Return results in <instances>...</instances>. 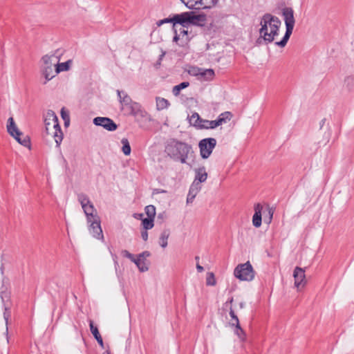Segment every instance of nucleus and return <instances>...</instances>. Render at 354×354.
<instances>
[{
    "mask_svg": "<svg viewBox=\"0 0 354 354\" xmlns=\"http://www.w3.org/2000/svg\"><path fill=\"white\" fill-rule=\"evenodd\" d=\"M261 26L259 33L261 37L257 39V42L261 44L263 39L266 44L272 42L275 37L279 35V28L281 25V20L276 16L271 14H265L261 20Z\"/></svg>",
    "mask_w": 354,
    "mask_h": 354,
    "instance_id": "f257e3e1",
    "label": "nucleus"
},
{
    "mask_svg": "<svg viewBox=\"0 0 354 354\" xmlns=\"http://www.w3.org/2000/svg\"><path fill=\"white\" fill-rule=\"evenodd\" d=\"M165 152L171 158L183 164L187 163L189 156L194 153L190 145L176 139H171L167 142Z\"/></svg>",
    "mask_w": 354,
    "mask_h": 354,
    "instance_id": "f03ea898",
    "label": "nucleus"
},
{
    "mask_svg": "<svg viewBox=\"0 0 354 354\" xmlns=\"http://www.w3.org/2000/svg\"><path fill=\"white\" fill-rule=\"evenodd\" d=\"M206 21V15L204 14L196 15L194 12H184L180 14L174 15V32L178 31V26L188 28L191 25L200 26L204 25Z\"/></svg>",
    "mask_w": 354,
    "mask_h": 354,
    "instance_id": "7ed1b4c3",
    "label": "nucleus"
},
{
    "mask_svg": "<svg viewBox=\"0 0 354 354\" xmlns=\"http://www.w3.org/2000/svg\"><path fill=\"white\" fill-rule=\"evenodd\" d=\"M282 15L286 24V30L282 39L275 42V45L283 48L287 44L295 26L294 10L290 7H286L282 9Z\"/></svg>",
    "mask_w": 354,
    "mask_h": 354,
    "instance_id": "20e7f679",
    "label": "nucleus"
},
{
    "mask_svg": "<svg viewBox=\"0 0 354 354\" xmlns=\"http://www.w3.org/2000/svg\"><path fill=\"white\" fill-rule=\"evenodd\" d=\"M234 276L241 281H252L254 277V271L249 261L238 265L234 271Z\"/></svg>",
    "mask_w": 354,
    "mask_h": 354,
    "instance_id": "39448f33",
    "label": "nucleus"
},
{
    "mask_svg": "<svg viewBox=\"0 0 354 354\" xmlns=\"http://www.w3.org/2000/svg\"><path fill=\"white\" fill-rule=\"evenodd\" d=\"M48 120L52 122V132H48V133L53 136L57 147H59L63 140V133L59 124L58 118L52 110L48 111Z\"/></svg>",
    "mask_w": 354,
    "mask_h": 354,
    "instance_id": "423d86ee",
    "label": "nucleus"
},
{
    "mask_svg": "<svg viewBox=\"0 0 354 354\" xmlns=\"http://www.w3.org/2000/svg\"><path fill=\"white\" fill-rule=\"evenodd\" d=\"M216 145V140L214 138L202 139L198 143L200 154L202 158H208Z\"/></svg>",
    "mask_w": 354,
    "mask_h": 354,
    "instance_id": "0eeeda50",
    "label": "nucleus"
},
{
    "mask_svg": "<svg viewBox=\"0 0 354 354\" xmlns=\"http://www.w3.org/2000/svg\"><path fill=\"white\" fill-rule=\"evenodd\" d=\"M93 124L96 126H100L109 131H113L117 129L118 125L109 118L96 117L93 119Z\"/></svg>",
    "mask_w": 354,
    "mask_h": 354,
    "instance_id": "6e6552de",
    "label": "nucleus"
},
{
    "mask_svg": "<svg viewBox=\"0 0 354 354\" xmlns=\"http://www.w3.org/2000/svg\"><path fill=\"white\" fill-rule=\"evenodd\" d=\"M90 223L88 230L89 232L96 239L103 240L104 236L102 233V230L100 225V219L99 216H95V219L91 220V222H88Z\"/></svg>",
    "mask_w": 354,
    "mask_h": 354,
    "instance_id": "1a4fd4ad",
    "label": "nucleus"
},
{
    "mask_svg": "<svg viewBox=\"0 0 354 354\" xmlns=\"http://www.w3.org/2000/svg\"><path fill=\"white\" fill-rule=\"evenodd\" d=\"M295 278V286L297 289L302 288L306 284L305 270L302 268L297 266L293 272Z\"/></svg>",
    "mask_w": 354,
    "mask_h": 354,
    "instance_id": "9d476101",
    "label": "nucleus"
},
{
    "mask_svg": "<svg viewBox=\"0 0 354 354\" xmlns=\"http://www.w3.org/2000/svg\"><path fill=\"white\" fill-rule=\"evenodd\" d=\"M263 206L260 203L254 205V214L252 217V224L256 227H259L261 225L262 218L261 211Z\"/></svg>",
    "mask_w": 354,
    "mask_h": 354,
    "instance_id": "9b49d317",
    "label": "nucleus"
},
{
    "mask_svg": "<svg viewBox=\"0 0 354 354\" xmlns=\"http://www.w3.org/2000/svg\"><path fill=\"white\" fill-rule=\"evenodd\" d=\"M82 209L86 216L88 222H91V220L95 218V216H98L97 210L94 207V205L92 203V202H91V203H88L86 206L83 207Z\"/></svg>",
    "mask_w": 354,
    "mask_h": 354,
    "instance_id": "f8f14e48",
    "label": "nucleus"
},
{
    "mask_svg": "<svg viewBox=\"0 0 354 354\" xmlns=\"http://www.w3.org/2000/svg\"><path fill=\"white\" fill-rule=\"evenodd\" d=\"M7 131L11 136H23V133L19 131L12 117L8 120L7 122Z\"/></svg>",
    "mask_w": 354,
    "mask_h": 354,
    "instance_id": "ddd939ff",
    "label": "nucleus"
},
{
    "mask_svg": "<svg viewBox=\"0 0 354 354\" xmlns=\"http://www.w3.org/2000/svg\"><path fill=\"white\" fill-rule=\"evenodd\" d=\"M195 178L193 182H198V185L206 181L207 173L204 166L195 169Z\"/></svg>",
    "mask_w": 354,
    "mask_h": 354,
    "instance_id": "4468645a",
    "label": "nucleus"
},
{
    "mask_svg": "<svg viewBox=\"0 0 354 354\" xmlns=\"http://www.w3.org/2000/svg\"><path fill=\"white\" fill-rule=\"evenodd\" d=\"M214 75L215 73L213 69H205L201 68V71H200L198 80L201 81H210L213 80Z\"/></svg>",
    "mask_w": 354,
    "mask_h": 354,
    "instance_id": "2eb2a0df",
    "label": "nucleus"
},
{
    "mask_svg": "<svg viewBox=\"0 0 354 354\" xmlns=\"http://www.w3.org/2000/svg\"><path fill=\"white\" fill-rule=\"evenodd\" d=\"M89 326L90 330L95 339L97 340V343L101 346L102 348H104V342L103 339L99 333L98 328L97 326H94L93 322L92 320H89Z\"/></svg>",
    "mask_w": 354,
    "mask_h": 354,
    "instance_id": "dca6fc26",
    "label": "nucleus"
},
{
    "mask_svg": "<svg viewBox=\"0 0 354 354\" xmlns=\"http://www.w3.org/2000/svg\"><path fill=\"white\" fill-rule=\"evenodd\" d=\"M41 73L45 78V81L43 82L44 84H46L48 81L52 80L56 75L53 71V67L50 66H42Z\"/></svg>",
    "mask_w": 354,
    "mask_h": 354,
    "instance_id": "f3484780",
    "label": "nucleus"
},
{
    "mask_svg": "<svg viewBox=\"0 0 354 354\" xmlns=\"http://www.w3.org/2000/svg\"><path fill=\"white\" fill-rule=\"evenodd\" d=\"M41 61L43 62L42 66H50L53 67V66H55V64L54 63L55 61L59 62L58 57L55 56V55H46L42 57Z\"/></svg>",
    "mask_w": 354,
    "mask_h": 354,
    "instance_id": "a211bd4d",
    "label": "nucleus"
},
{
    "mask_svg": "<svg viewBox=\"0 0 354 354\" xmlns=\"http://www.w3.org/2000/svg\"><path fill=\"white\" fill-rule=\"evenodd\" d=\"M232 113L230 111H225L221 113L216 120L218 126L225 124L232 118Z\"/></svg>",
    "mask_w": 354,
    "mask_h": 354,
    "instance_id": "6ab92c4d",
    "label": "nucleus"
},
{
    "mask_svg": "<svg viewBox=\"0 0 354 354\" xmlns=\"http://www.w3.org/2000/svg\"><path fill=\"white\" fill-rule=\"evenodd\" d=\"M229 313L232 318V323H231L232 326H234L236 327V331L239 330V331H241V333H243V330L241 327L239 318L236 315L232 306L230 307Z\"/></svg>",
    "mask_w": 354,
    "mask_h": 354,
    "instance_id": "aec40b11",
    "label": "nucleus"
},
{
    "mask_svg": "<svg viewBox=\"0 0 354 354\" xmlns=\"http://www.w3.org/2000/svg\"><path fill=\"white\" fill-rule=\"evenodd\" d=\"M218 0H197L199 9H208L214 6Z\"/></svg>",
    "mask_w": 354,
    "mask_h": 354,
    "instance_id": "412c9836",
    "label": "nucleus"
},
{
    "mask_svg": "<svg viewBox=\"0 0 354 354\" xmlns=\"http://www.w3.org/2000/svg\"><path fill=\"white\" fill-rule=\"evenodd\" d=\"M117 94L121 104L128 106L133 102L131 98L123 91L117 90Z\"/></svg>",
    "mask_w": 354,
    "mask_h": 354,
    "instance_id": "4be33fe9",
    "label": "nucleus"
},
{
    "mask_svg": "<svg viewBox=\"0 0 354 354\" xmlns=\"http://www.w3.org/2000/svg\"><path fill=\"white\" fill-rule=\"evenodd\" d=\"M72 64V60L69 59L63 63H58L55 65V73L58 74L62 71H67L70 68V66Z\"/></svg>",
    "mask_w": 354,
    "mask_h": 354,
    "instance_id": "5701e85b",
    "label": "nucleus"
},
{
    "mask_svg": "<svg viewBox=\"0 0 354 354\" xmlns=\"http://www.w3.org/2000/svg\"><path fill=\"white\" fill-rule=\"evenodd\" d=\"M218 126L217 122L215 120H207L202 119L201 121V124L199 125V129H213L216 128Z\"/></svg>",
    "mask_w": 354,
    "mask_h": 354,
    "instance_id": "b1692460",
    "label": "nucleus"
},
{
    "mask_svg": "<svg viewBox=\"0 0 354 354\" xmlns=\"http://www.w3.org/2000/svg\"><path fill=\"white\" fill-rule=\"evenodd\" d=\"M170 235L169 229H165L161 232L160 238H159V243L160 246L163 248L167 246V239Z\"/></svg>",
    "mask_w": 354,
    "mask_h": 354,
    "instance_id": "393cba45",
    "label": "nucleus"
},
{
    "mask_svg": "<svg viewBox=\"0 0 354 354\" xmlns=\"http://www.w3.org/2000/svg\"><path fill=\"white\" fill-rule=\"evenodd\" d=\"M132 262H133L137 266L139 270L142 272H146L149 269L146 264L145 259L137 257V258H135Z\"/></svg>",
    "mask_w": 354,
    "mask_h": 354,
    "instance_id": "a878e982",
    "label": "nucleus"
},
{
    "mask_svg": "<svg viewBox=\"0 0 354 354\" xmlns=\"http://www.w3.org/2000/svg\"><path fill=\"white\" fill-rule=\"evenodd\" d=\"M19 144L24 147L30 148V141L27 136H12Z\"/></svg>",
    "mask_w": 354,
    "mask_h": 354,
    "instance_id": "bb28decb",
    "label": "nucleus"
},
{
    "mask_svg": "<svg viewBox=\"0 0 354 354\" xmlns=\"http://www.w3.org/2000/svg\"><path fill=\"white\" fill-rule=\"evenodd\" d=\"M169 105V102L167 100L160 97H156V106L158 110L167 109Z\"/></svg>",
    "mask_w": 354,
    "mask_h": 354,
    "instance_id": "cd10ccee",
    "label": "nucleus"
},
{
    "mask_svg": "<svg viewBox=\"0 0 354 354\" xmlns=\"http://www.w3.org/2000/svg\"><path fill=\"white\" fill-rule=\"evenodd\" d=\"M189 85V83L188 82H183L178 85L174 86L172 88V93L174 95L178 96L180 94V91L188 87Z\"/></svg>",
    "mask_w": 354,
    "mask_h": 354,
    "instance_id": "c85d7f7f",
    "label": "nucleus"
},
{
    "mask_svg": "<svg viewBox=\"0 0 354 354\" xmlns=\"http://www.w3.org/2000/svg\"><path fill=\"white\" fill-rule=\"evenodd\" d=\"M201 189V185H198V182H193L189 187L188 194L196 196V195L198 194Z\"/></svg>",
    "mask_w": 354,
    "mask_h": 354,
    "instance_id": "c756f323",
    "label": "nucleus"
},
{
    "mask_svg": "<svg viewBox=\"0 0 354 354\" xmlns=\"http://www.w3.org/2000/svg\"><path fill=\"white\" fill-rule=\"evenodd\" d=\"M178 33L180 35V37H181V39L183 40V43H186L189 41L188 38V30L186 28H183V26L178 27Z\"/></svg>",
    "mask_w": 354,
    "mask_h": 354,
    "instance_id": "7c9ffc66",
    "label": "nucleus"
},
{
    "mask_svg": "<svg viewBox=\"0 0 354 354\" xmlns=\"http://www.w3.org/2000/svg\"><path fill=\"white\" fill-rule=\"evenodd\" d=\"M142 225L143 228L146 230L151 229L154 225L153 218L150 217L143 218L142 220Z\"/></svg>",
    "mask_w": 354,
    "mask_h": 354,
    "instance_id": "2f4dec72",
    "label": "nucleus"
},
{
    "mask_svg": "<svg viewBox=\"0 0 354 354\" xmlns=\"http://www.w3.org/2000/svg\"><path fill=\"white\" fill-rule=\"evenodd\" d=\"M77 200L82 205V208L88 203H91V201L89 200L87 195L84 193H80L77 194Z\"/></svg>",
    "mask_w": 354,
    "mask_h": 354,
    "instance_id": "473e14b6",
    "label": "nucleus"
},
{
    "mask_svg": "<svg viewBox=\"0 0 354 354\" xmlns=\"http://www.w3.org/2000/svg\"><path fill=\"white\" fill-rule=\"evenodd\" d=\"M122 144V151L124 155L128 156L131 153V146L127 138H122L121 140Z\"/></svg>",
    "mask_w": 354,
    "mask_h": 354,
    "instance_id": "72a5a7b5",
    "label": "nucleus"
},
{
    "mask_svg": "<svg viewBox=\"0 0 354 354\" xmlns=\"http://www.w3.org/2000/svg\"><path fill=\"white\" fill-rule=\"evenodd\" d=\"M201 121H202V119L197 113H193L189 119L190 124L198 128H199Z\"/></svg>",
    "mask_w": 354,
    "mask_h": 354,
    "instance_id": "f704fd0d",
    "label": "nucleus"
},
{
    "mask_svg": "<svg viewBox=\"0 0 354 354\" xmlns=\"http://www.w3.org/2000/svg\"><path fill=\"white\" fill-rule=\"evenodd\" d=\"M61 117L64 121V126L68 127L70 124L69 113L64 107L61 109Z\"/></svg>",
    "mask_w": 354,
    "mask_h": 354,
    "instance_id": "c9c22d12",
    "label": "nucleus"
},
{
    "mask_svg": "<svg viewBox=\"0 0 354 354\" xmlns=\"http://www.w3.org/2000/svg\"><path fill=\"white\" fill-rule=\"evenodd\" d=\"M145 214L147 217L154 218L156 216V207L152 205H149L145 207Z\"/></svg>",
    "mask_w": 354,
    "mask_h": 354,
    "instance_id": "e433bc0d",
    "label": "nucleus"
},
{
    "mask_svg": "<svg viewBox=\"0 0 354 354\" xmlns=\"http://www.w3.org/2000/svg\"><path fill=\"white\" fill-rule=\"evenodd\" d=\"M184 4L189 9H199L197 0H185Z\"/></svg>",
    "mask_w": 354,
    "mask_h": 354,
    "instance_id": "4c0bfd02",
    "label": "nucleus"
},
{
    "mask_svg": "<svg viewBox=\"0 0 354 354\" xmlns=\"http://www.w3.org/2000/svg\"><path fill=\"white\" fill-rule=\"evenodd\" d=\"M200 71H201V68L198 66H190L188 69V73L192 76H195L197 78L198 77Z\"/></svg>",
    "mask_w": 354,
    "mask_h": 354,
    "instance_id": "58836bf2",
    "label": "nucleus"
},
{
    "mask_svg": "<svg viewBox=\"0 0 354 354\" xmlns=\"http://www.w3.org/2000/svg\"><path fill=\"white\" fill-rule=\"evenodd\" d=\"M216 281L214 273L208 272L206 278V284L207 286H214L216 285Z\"/></svg>",
    "mask_w": 354,
    "mask_h": 354,
    "instance_id": "ea45409f",
    "label": "nucleus"
},
{
    "mask_svg": "<svg viewBox=\"0 0 354 354\" xmlns=\"http://www.w3.org/2000/svg\"><path fill=\"white\" fill-rule=\"evenodd\" d=\"M130 107L131 109V113L133 115H136L138 113V112L140 111V105L137 102H133L130 104Z\"/></svg>",
    "mask_w": 354,
    "mask_h": 354,
    "instance_id": "a19ab883",
    "label": "nucleus"
},
{
    "mask_svg": "<svg viewBox=\"0 0 354 354\" xmlns=\"http://www.w3.org/2000/svg\"><path fill=\"white\" fill-rule=\"evenodd\" d=\"M10 316H11V312H10V308L5 305L3 317H4V319L6 320V325H8V319L10 317Z\"/></svg>",
    "mask_w": 354,
    "mask_h": 354,
    "instance_id": "79ce46f5",
    "label": "nucleus"
},
{
    "mask_svg": "<svg viewBox=\"0 0 354 354\" xmlns=\"http://www.w3.org/2000/svg\"><path fill=\"white\" fill-rule=\"evenodd\" d=\"M121 254L124 257H127L129 259H130L131 261H133V260L135 259L133 254H132L131 253H130L129 251H127V250H122L121 252Z\"/></svg>",
    "mask_w": 354,
    "mask_h": 354,
    "instance_id": "37998d69",
    "label": "nucleus"
},
{
    "mask_svg": "<svg viewBox=\"0 0 354 354\" xmlns=\"http://www.w3.org/2000/svg\"><path fill=\"white\" fill-rule=\"evenodd\" d=\"M268 218L267 219L266 218H265V221L267 222L268 223H270L272 221V216L274 214V211H273L272 208H270V207H268Z\"/></svg>",
    "mask_w": 354,
    "mask_h": 354,
    "instance_id": "c03bdc74",
    "label": "nucleus"
},
{
    "mask_svg": "<svg viewBox=\"0 0 354 354\" xmlns=\"http://www.w3.org/2000/svg\"><path fill=\"white\" fill-rule=\"evenodd\" d=\"M48 112H47L45 120H44V122H45L46 129L48 132L50 127H52V122L50 120H48Z\"/></svg>",
    "mask_w": 354,
    "mask_h": 354,
    "instance_id": "a18cd8bd",
    "label": "nucleus"
},
{
    "mask_svg": "<svg viewBox=\"0 0 354 354\" xmlns=\"http://www.w3.org/2000/svg\"><path fill=\"white\" fill-rule=\"evenodd\" d=\"M151 254L149 251H144L138 255V257L145 259L147 257H150Z\"/></svg>",
    "mask_w": 354,
    "mask_h": 354,
    "instance_id": "49530a36",
    "label": "nucleus"
},
{
    "mask_svg": "<svg viewBox=\"0 0 354 354\" xmlns=\"http://www.w3.org/2000/svg\"><path fill=\"white\" fill-rule=\"evenodd\" d=\"M141 236L145 241H147V239H148L147 230L144 229V230L141 232Z\"/></svg>",
    "mask_w": 354,
    "mask_h": 354,
    "instance_id": "de8ad7c7",
    "label": "nucleus"
},
{
    "mask_svg": "<svg viewBox=\"0 0 354 354\" xmlns=\"http://www.w3.org/2000/svg\"><path fill=\"white\" fill-rule=\"evenodd\" d=\"M174 37L173 38V41L178 43V41L181 39L180 35H178V31L174 32Z\"/></svg>",
    "mask_w": 354,
    "mask_h": 354,
    "instance_id": "09e8293b",
    "label": "nucleus"
},
{
    "mask_svg": "<svg viewBox=\"0 0 354 354\" xmlns=\"http://www.w3.org/2000/svg\"><path fill=\"white\" fill-rule=\"evenodd\" d=\"M195 197L196 196L188 194H187V203H192L193 202L194 199L195 198Z\"/></svg>",
    "mask_w": 354,
    "mask_h": 354,
    "instance_id": "8fccbe9b",
    "label": "nucleus"
},
{
    "mask_svg": "<svg viewBox=\"0 0 354 354\" xmlns=\"http://www.w3.org/2000/svg\"><path fill=\"white\" fill-rule=\"evenodd\" d=\"M354 78L353 77H347L345 80V83L348 86L352 84Z\"/></svg>",
    "mask_w": 354,
    "mask_h": 354,
    "instance_id": "3c124183",
    "label": "nucleus"
},
{
    "mask_svg": "<svg viewBox=\"0 0 354 354\" xmlns=\"http://www.w3.org/2000/svg\"><path fill=\"white\" fill-rule=\"evenodd\" d=\"M164 23H172L174 24V16L171 18H165L163 19Z\"/></svg>",
    "mask_w": 354,
    "mask_h": 354,
    "instance_id": "603ef678",
    "label": "nucleus"
},
{
    "mask_svg": "<svg viewBox=\"0 0 354 354\" xmlns=\"http://www.w3.org/2000/svg\"><path fill=\"white\" fill-rule=\"evenodd\" d=\"M165 54H166V52L162 50H161V54L160 55L159 58H158V60L160 62H161L162 60V59L165 57Z\"/></svg>",
    "mask_w": 354,
    "mask_h": 354,
    "instance_id": "864d4df0",
    "label": "nucleus"
},
{
    "mask_svg": "<svg viewBox=\"0 0 354 354\" xmlns=\"http://www.w3.org/2000/svg\"><path fill=\"white\" fill-rule=\"evenodd\" d=\"M196 269L199 272H202L204 270L203 267L198 263L196 264Z\"/></svg>",
    "mask_w": 354,
    "mask_h": 354,
    "instance_id": "5fc2aeb1",
    "label": "nucleus"
},
{
    "mask_svg": "<svg viewBox=\"0 0 354 354\" xmlns=\"http://www.w3.org/2000/svg\"><path fill=\"white\" fill-rule=\"evenodd\" d=\"M134 217L137 219H142V217H143V214H134Z\"/></svg>",
    "mask_w": 354,
    "mask_h": 354,
    "instance_id": "6e6d98bb",
    "label": "nucleus"
},
{
    "mask_svg": "<svg viewBox=\"0 0 354 354\" xmlns=\"http://www.w3.org/2000/svg\"><path fill=\"white\" fill-rule=\"evenodd\" d=\"M233 301H234L233 297H231L230 299H229L225 302V306L227 307V306H228V304H232V302H233Z\"/></svg>",
    "mask_w": 354,
    "mask_h": 354,
    "instance_id": "4d7b16f0",
    "label": "nucleus"
},
{
    "mask_svg": "<svg viewBox=\"0 0 354 354\" xmlns=\"http://www.w3.org/2000/svg\"><path fill=\"white\" fill-rule=\"evenodd\" d=\"M165 192H166V191L163 190V189H155L153 191V194H155V193H165Z\"/></svg>",
    "mask_w": 354,
    "mask_h": 354,
    "instance_id": "13d9d810",
    "label": "nucleus"
},
{
    "mask_svg": "<svg viewBox=\"0 0 354 354\" xmlns=\"http://www.w3.org/2000/svg\"><path fill=\"white\" fill-rule=\"evenodd\" d=\"M245 302H243V301L240 302L239 303L240 308H243L245 307Z\"/></svg>",
    "mask_w": 354,
    "mask_h": 354,
    "instance_id": "bf43d9fd",
    "label": "nucleus"
},
{
    "mask_svg": "<svg viewBox=\"0 0 354 354\" xmlns=\"http://www.w3.org/2000/svg\"><path fill=\"white\" fill-rule=\"evenodd\" d=\"M325 122H326V119L322 120V121L320 122V127H321V128L323 127V125L324 124Z\"/></svg>",
    "mask_w": 354,
    "mask_h": 354,
    "instance_id": "052dcab7",
    "label": "nucleus"
},
{
    "mask_svg": "<svg viewBox=\"0 0 354 354\" xmlns=\"http://www.w3.org/2000/svg\"><path fill=\"white\" fill-rule=\"evenodd\" d=\"M163 24H165L164 21H163V19L160 20L159 21L157 22V25L158 26H161Z\"/></svg>",
    "mask_w": 354,
    "mask_h": 354,
    "instance_id": "680f3d73",
    "label": "nucleus"
},
{
    "mask_svg": "<svg viewBox=\"0 0 354 354\" xmlns=\"http://www.w3.org/2000/svg\"><path fill=\"white\" fill-rule=\"evenodd\" d=\"M161 64V62L159 60L157 61L156 64H155V66L158 68Z\"/></svg>",
    "mask_w": 354,
    "mask_h": 354,
    "instance_id": "e2e57ef3",
    "label": "nucleus"
},
{
    "mask_svg": "<svg viewBox=\"0 0 354 354\" xmlns=\"http://www.w3.org/2000/svg\"><path fill=\"white\" fill-rule=\"evenodd\" d=\"M236 333H237V335H238L239 336H240V335H241V334H242V333H241V331H239V330H237V331H236Z\"/></svg>",
    "mask_w": 354,
    "mask_h": 354,
    "instance_id": "0e129e2a",
    "label": "nucleus"
},
{
    "mask_svg": "<svg viewBox=\"0 0 354 354\" xmlns=\"http://www.w3.org/2000/svg\"><path fill=\"white\" fill-rule=\"evenodd\" d=\"M104 354H111V353L109 351H106Z\"/></svg>",
    "mask_w": 354,
    "mask_h": 354,
    "instance_id": "69168bd1",
    "label": "nucleus"
},
{
    "mask_svg": "<svg viewBox=\"0 0 354 354\" xmlns=\"http://www.w3.org/2000/svg\"><path fill=\"white\" fill-rule=\"evenodd\" d=\"M195 259H196V261H198V260H199V257L196 256V257H195Z\"/></svg>",
    "mask_w": 354,
    "mask_h": 354,
    "instance_id": "338daca9",
    "label": "nucleus"
},
{
    "mask_svg": "<svg viewBox=\"0 0 354 354\" xmlns=\"http://www.w3.org/2000/svg\"><path fill=\"white\" fill-rule=\"evenodd\" d=\"M1 299H2V300H3V301H4V299H3V294L1 295Z\"/></svg>",
    "mask_w": 354,
    "mask_h": 354,
    "instance_id": "774afa93",
    "label": "nucleus"
}]
</instances>
